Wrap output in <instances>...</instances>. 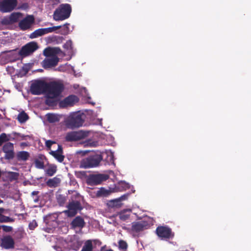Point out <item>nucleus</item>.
<instances>
[{
    "mask_svg": "<svg viewBox=\"0 0 251 251\" xmlns=\"http://www.w3.org/2000/svg\"><path fill=\"white\" fill-rule=\"evenodd\" d=\"M105 251H113L112 249H109V250H106Z\"/></svg>",
    "mask_w": 251,
    "mask_h": 251,
    "instance_id": "3c124183",
    "label": "nucleus"
},
{
    "mask_svg": "<svg viewBox=\"0 0 251 251\" xmlns=\"http://www.w3.org/2000/svg\"><path fill=\"white\" fill-rule=\"evenodd\" d=\"M47 82L43 80H36L30 87V93L33 95H38L46 92Z\"/></svg>",
    "mask_w": 251,
    "mask_h": 251,
    "instance_id": "6e6552de",
    "label": "nucleus"
},
{
    "mask_svg": "<svg viewBox=\"0 0 251 251\" xmlns=\"http://www.w3.org/2000/svg\"><path fill=\"white\" fill-rule=\"evenodd\" d=\"M109 194V191L107 190L102 187L101 188L100 190H98L96 193L97 197H107Z\"/></svg>",
    "mask_w": 251,
    "mask_h": 251,
    "instance_id": "b1692460",
    "label": "nucleus"
},
{
    "mask_svg": "<svg viewBox=\"0 0 251 251\" xmlns=\"http://www.w3.org/2000/svg\"><path fill=\"white\" fill-rule=\"evenodd\" d=\"M86 134L82 131H70L67 133L65 140L67 142L77 141L84 138Z\"/></svg>",
    "mask_w": 251,
    "mask_h": 251,
    "instance_id": "ddd939ff",
    "label": "nucleus"
},
{
    "mask_svg": "<svg viewBox=\"0 0 251 251\" xmlns=\"http://www.w3.org/2000/svg\"><path fill=\"white\" fill-rule=\"evenodd\" d=\"M73 46V42L71 40H68L65 44L63 45V47H72Z\"/></svg>",
    "mask_w": 251,
    "mask_h": 251,
    "instance_id": "a19ab883",
    "label": "nucleus"
},
{
    "mask_svg": "<svg viewBox=\"0 0 251 251\" xmlns=\"http://www.w3.org/2000/svg\"><path fill=\"white\" fill-rule=\"evenodd\" d=\"M55 143H56V142L55 141H53L51 140H47V141H46L45 144H46V146L47 147V148L49 150H50L51 146L53 144H55Z\"/></svg>",
    "mask_w": 251,
    "mask_h": 251,
    "instance_id": "ea45409f",
    "label": "nucleus"
},
{
    "mask_svg": "<svg viewBox=\"0 0 251 251\" xmlns=\"http://www.w3.org/2000/svg\"><path fill=\"white\" fill-rule=\"evenodd\" d=\"M34 18L32 15H28L19 23V26L22 30H25L30 28L34 23Z\"/></svg>",
    "mask_w": 251,
    "mask_h": 251,
    "instance_id": "4468645a",
    "label": "nucleus"
},
{
    "mask_svg": "<svg viewBox=\"0 0 251 251\" xmlns=\"http://www.w3.org/2000/svg\"><path fill=\"white\" fill-rule=\"evenodd\" d=\"M108 178L109 176L105 174L89 175L87 178L86 183L90 186L97 185L106 180Z\"/></svg>",
    "mask_w": 251,
    "mask_h": 251,
    "instance_id": "1a4fd4ad",
    "label": "nucleus"
},
{
    "mask_svg": "<svg viewBox=\"0 0 251 251\" xmlns=\"http://www.w3.org/2000/svg\"><path fill=\"white\" fill-rule=\"evenodd\" d=\"M123 196L121 197L119 199H116L110 201L108 203L109 206L113 207H120L121 205V200H124Z\"/></svg>",
    "mask_w": 251,
    "mask_h": 251,
    "instance_id": "5701e85b",
    "label": "nucleus"
},
{
    "mask_svg": "<svg viewBox=\"0 0 251 251\" xmlns=\"http://www.w3.org/2000/svg\"><path fill=\"white\" fill-rule=\"evenodd\" d=\"M64 88L63 84L58 82H47L45 94L49 98H56L61 95Z\"/></svg>",
    "mask_w": 251,
    "mask_h": 251,
    "instance_id": "20e7f679",
    "label": "nucleus"
},
{
    "mask_svg": "<svg viewBox=\"0 0 251 251\" xmlns=\"http://www.w3.org/2000/svg\"><path fill=\"white\" fill-rule=\"evenodd\" d=\"M4 211V209L3 208H0V213H3Z\"/></svg>",
    "mask_w": 251,
    "mask_h": 251,
    "instance_id": "de8ad7c7",
    "label": "nucleus"
},
{
    "mask_svg": "<svg viewBox=\"0 0 251 251\" xmlns=\"http://www.w3.org/2000/svg\"><path fill=\"white\" fill-rule=\"evenodd\" d=\"M57 171V167L55 165H50L46 170V174L50 176H52Z\"/></svg>",
    "mask_w": 251,
    "mask_h": 251,
    "instance_id": "a878e982",
    "label": "nucleus"
},
{
    "mask_svg": "<svg viewBox=\"0 0 251 251\" xmlns=\"http://www.w3.org/2000/svg\"><path fill=\"white\" fill-rule=\"evenodd\" d=\"M93 249L92 242L91 240H88L85 242L81 251H92Z\"/></svg>",
    "mask_w": 251,
    "mask_h": 251,
    "instance_id": "393cba45",
    "label": "nucleus"
},
{
    "mask_svg": "<svg viewBox=\"0 0 251 251\" xmlns=\"http://www.w3.org/2000/svg\"><path fill=\"white\" fill-rule=\"evenodd\" d=\"M67 49H69V48H66ZM72 48H70L69 49H72Z\"/></svg>",
    "mask_w": 251,
    "mask_h": 251,
    "instance_id": "864d4df0",
    "label": "nucleus"
},
{
    "mask_svg": "<svg viewBox=\"0 0 251 251\" xmlns=\"http://www.w3.org/2000/svg\"><path fill=\"white\" fill-rule=\"evenodd\" d=\"M2 151L5 153L6 159H12L14 157V145L11 142L6 143L2 147Z\"/></svg>",
    "mask_w": 251,
    "mask_h": 251,
    "instance_id": "2eb2a0df",
    "label": "nucleus"
},
{
    "mask_svg": "<svg viewBox=\"0 0 251 251\" xmlns=\"http://www.w3.org/2000/svg\"><path fill=\"white\" fill-rule=\"evenodd\" d=\"M157 235L161 239H169L174 236L171 228L167 226H158L155 230Z\"/></svg>",
    "mask_w": 251,
    "mask_h": 251,
    "instance_id": "9d476101",
    "label": "nucleus"
},
{
    "mask_svg": "<svg viewBox=\"0 0 251 251\" xmlns=\"http://www.w3.org/2000/svg\"><path fill=\"white\" fill-rule=\"evenodd\" d=\"M94 242L96 243H98L99 245H100L101 243L100 241H99V240H94Z\"/></svg>",
    "mask_w": 251,
    "mask_h": 251,
    "instance_id": "49530a36",
    "label": "nucleus"
},
{
    "mask_svg": "<svg viewBox=\"0 0 251 251\" xmlns=\"http://www.w3.org/2000/svg\"><path fill=\"white\" fill-rule=\"evenodd\" d=\"M78 101V98L76 96L70 95L65 98L60 102V105L62 107H67L69 106H73L74 104Z\"/></svg>",
    "mask_w": 251,
    "mask_h": 251,
    "instance_id": "a211bd4d",
    "label": "nucleus"
},
{
    "mask_svg": "<svg viewBox=\"0 0 251 251\" xmlns=\"http://www.w3.org/2000/svg\"><path fill=\"white\" fill-rule=\"evenodd\" d=\"M29 157V153L26 151H21L17 153V158L19 161H26Z\"/></svg>",
    "mask_w": 251,
    "mask_h": 251,
    "instance_id": "412c9836",
    "label": "nucleus"
},
{
    "mask_svg": "<svg viewBox=\"0 0 251 251\" xmlns=\"http://www.w3.org/2000/svg\"><path fill=\"white\" fill-rule=\"evenodd\" d=\"M56 199L57 202L60 206H63L66 200L65 196L61 194L57 195Z\"/></svg>",
    "mask_w": 251,
    "mask_h": 251,
    "instance_id": "7c9ffc66",
    "label": "nucleus"
},
{
    "mask_svg": "<svg viewBox=\"0 0 251 251\" xmlns=\"http://www.w3.org/2000/svg\"><path fill=\"white\" fill-rule=\"evenodd\" d=\"M1 227H2V228L4 231L6 232H10L13 229V228L12 226H5V225L1 226Z\"/></svg>",
    "mask_w": 251,
    "mask_h": 251,
    "instance_id": "58836bf2",
    "label": "nucleus"
},
{
    "mask_svg": "<svg viewBox=\"0 0 251 251\" xmlns=\"http://www.w3.org/2000/svg\"><path fill=\"white\" fill-rule=\"evenodd\" d=\"M3 213H0V223H4L5 216L2 214Z\"/></svg>",
    "mask_w": 251,
    "mask_h": 251,
    "instance_id": "79ce46f5",
    "label": "nucleus"
},
{
    "mask_svg": "<svg viewBox=\"0 0 251 251\" xmlns=\"http://www.w3.org/2000/svg\"><path fill=\"white\" fill-rule=\"evenodd\" d=\"M50 154L53 156L59 162H62L65 158L63 155V148L60 145H58V148L56 151H51Z\"/></svg>",
    "mask_w": 251,
    "mask_h": 251,
    "instance_id": "6ab92c4d",
    "label": "nucleus"
},
{
    "mask_svg": "<svg viewBox=\"0 0 251 251\" xmlns=\"http://www.w3.org/2000/svg\"><path fill=\"white\" fill-rule=\"evenodd\" d=\"M43 54L48 57L41 63L42 67L45 69L55 67L57 65L59 58L57 55L61 57L65 55L60 48H45L43 51Z\"/></svg>",
    "mask_w": 251,
    "mask_h": 251,
    "instance_id": "f257e3e1",
    "label": "nucleus"
},
{
    "mask_svg": "<svg viewBox=\"0 0 251 251\" xmlns=\"http://www.w3.org/2000/svg\"><path fill=\"white\" fill-rule=\"evenodd\" d=\"M72 12L70 4L64 3L60 4L53 13V19L55 21H63L68 19Z\"/></svg>",
    "mask_w": 251,
    "mask_h": 251,
    "instance_id": "39448f33",
    "label": "nucleus"
},
{
    "mask_svg": "<svg viewBox=\"0 0 251 251\" xmlns=\"http://www.w3.org/2000/svg\"><path fill=\"white\" fill-rule=\"evenodd\" d=\"M20 146L21 147L26 146H27V144L26 142H22L20 144Z\"/></svg>",
    "mask_w": 251,
    "mask_h": 251,
    "instance_id": "a18cd8bd",
    "label": "nucleus"
},
{
    "mask_svg": "<svg viewBox=\"0 0 251 251\" xmlns=\"http://www.w3.org/2000/svg\"><path fill=\"white\" fill-rule=\"evenodd\" d=\"M70 25L69 24H66L64 25L55 26L51 27L48 28H39L37 30H35L34 32L31 33L29 35V38L31 39L35 38L38 37L39 36H41L47 33L52 32L55 31L56 29H58L60 28H63L64 30V33H67L69 30V26Z\"/></svg>",
    "mask_w": 251,
    "mask_h": 251,
    "instance_id": "0eeeda50",
    "label": "nucleus"
},
{
    "mask_svg": "<svg viewBox=\"0 0 251 251\" xmlns=\"http://www.w3.org/2000/svg\"><path fill=\"white\" fill-rule=\"evenodd\" d=\"M1 23L4 25H9L12 24V23L11 20H10L9 17L4 18L1 21Z\"/></svg>",
    "mask_w": 251,
    "mask_h": 251,
    "instance_id": "f704fd0d",
    "label": "nucleus"
},
{
    "mask_svg": "<svg viewBox=\"0 0 251 251\" xmlns=\"http://www.w3.org/2000/svg\"><path fill=\"white\" fill-rule=\"evenodd\" d=\"M15 242L10 235L4 236L1 239L0 247L5 249H12L14 248Z\"/></svg>",
    "mask_w": 251,
    "mask_h": 251,
    "instance_id": "dca6fc26",
    "label": "nucleus"
},
{
    "mask_svg": "<svg viewBox=\"0 0 251 251\" xmlns=\"http://www.w3.org/2000/svg\"><path fill=\"white\" fill-rule=\"evenodd\" d=\"M17 49L9 51H1L0 56L2 53L6 52L9 53L8 56H12L14 60H18L20 58H22L31 55L38 48H21L19 51L17 50Z\"/></svg>",
    "mask_w": 251,
    "mask_h": 251,
    "instance_id": "423d86ee",
    "label": "nucleus"
},
{
    "mask_svg": "<svg viewBox=\"0 0 251 251\" xmlns=\"http://www.w3.org/2000/svg\"><path fill=\"white\" fill-rule=\"evenodd\" d=\"M28 119V116L24 111L21 112L18 116V120L21 123L25 122Z\"/></svg>",
    "mask_w": 251,
    "mask_h": 251,
    "instance_id": "cd10ccee",
    "label": "nucleus"
},
{
    "mask_svg": "<svg viewBox=\"0 0 251 251\" xmlns=\"http://www.w3.org/2000/svg\"><path fill=\"white\" fill-rule=\"evenodd\" d=\"M3 202V201L0 199V203Z\"/></svg>",
    "mask_w": 251,
    "mask_h": 251,
    "instance_id": "603ef678",
    "label": "nucleus"
},
{
    "mask_svg": "<svg viewBox=\"0 0 251 251\" xmlns=\"http://www.w3.org/2000/svg\"><path fill=\"white\" fill-rule=\"evenodd\" d=\"M118 247L120 250L125 251L127 249L128 245L125 241L120 240L118 242Z\"/></svg>",
    "mask_w": 251,
    "mask_h": 251,
    "instance_id": "c756f323",
    "label": "nucleus"
},
{
    "mask_svg": "<svg viewBox=\"0 0 251 251\" xmlns=\"http://www.w3.org/2000/svg\"><path fill=\"white\" fill-rule=\"evenodd\" d=\"M55 37H52L51 39V40L52 41H54L55 40Z\"/></svg>",
    "mask_w": 251,
    "mask_h": 251,
    "instance_id": "09e8293b",
    "label": "nucleus"
},
{
    "mask_svg": "<svg viewBox=\"0 0 251 251\" xmlns=\"http://www.w3.org/2000/svg\"><path fill=\"white\" fill-rule=\"evenodd\" d=\"M18 4L17 0H2L0 1V11L9 12L13 10Z\"/></svg>",
    "mask_w": 251,
    "mask_h": 251,
    "instance_id": "f8f14e48",
    "label": "nucleus"
},
{
    "mask_svg": "<svg viewBox=\"0 0 251 251\" xmlns=\"http://www.w3.org/2000/svg\"><path fill=\"white\" fill-rule=\"evenodd\" d=\"M104 248H105V246L102 247L101 248V249H100V251H102Z\"/></svg>",
    "mask_w": 251,
    "mask_h": 251,
    "instance_id": "8fccbe9b",
    "label": "nucleus"
},
{
    "mask_svg": "<svg viewBox=\"0 0 251 251\" xmlns=\"http://www.w3.org/2000/svg\"><path fill=\"white\" fill-rule=\"evenodd\" d=\"M39 192L38 191H34L32 192L31 195L33 197V201L34 202H38L39 201V197L38 196Z\"/></svg>",
    "mask_w": 251,
    "mask_h": 251,
    "instance_id": "72a5a7b5",
    "label": "nucleus"
},
{
    "mask_svg": "<svg viewBox=\"0 0 251 251\" xmlns=\"http://www.w3.org/2000/svg\"><path fill=\"white\" fill-rule=\"evenodd\" d=\"M119 218L122 221H126L129 218V215L122 212L119 214Z\"/></svg>",
    "mask_w": 251,
    "mask_h": 251,
    "instance_id": "4c0bfd02",
    "label": "nucleus"
},
{
    "mask_svg": "<svg viewBox=\"0 0 251 251\" xmlns=\"http://www.w3.org/2000/svg\"><path fill=\"white\" fill-rule=\"evenodd\" d=\"M71 226L74 228H83L85 225L84 219L80 216L76 217L71 222Z\"/></svg>",
    "mask_w": 251,
    "mask_h": 251,
    "instance_id": "aec40b11",
    "label": "nucleus"
},
{
    "mask_svg": "<svg viewBox=\"0 0 251 251\" xmlns=\"http://www.w3.org/2000/svg\"><path fill=\"white\" fill-rule=\"evenodd\" d=\"M148 223L146 221H141L140 222H133L132 223L131 230L133 232L138 233L147 228Z\"/></svg>",
    "mask_w": 251,
    "mask_h": 251,
    "instance_id": "f3484780",
    "label": "nucleus"
},
{
    "mask_svg": "<svg viewBox=\"0 0 251 251\" xmlns=\"http://www.w3.org/2000/svg\"><path fill=\"white\" fill-rule=\"evenodd\" d=\"M102 159L100 152H93L81 160L80 167L84 169L97 167L99 166Z\"/></svg>",
    "mask_w": 251,
    "mask_h": 251,
    "instance_id": "7ed1b4c3",
    "label": "nucleus"
},
{
    "mask_svg": "<svg viewBox=\"0 0 251 251\" xmlns=\"http://www.w3.org/2000/svg\"><path fill=\"white\" fill-rule=\"evenodd\" d=\"M47 118L48 122L50 123H55L59 121L58 117L54 114H48L47 115Z\"/></svg>",
    "mask_w": 251,
    "mask_h": 251,
    "instance_id": "bb28decb",
    "label": "nucleus"
},
{
    "mask_svg": "<svg viewBox=\"0 0 251 251\" xmlns=\"http://www.w3.org/2000/svg\"><path fill=\"white\" fill-rule=\"evenodd\" d=\"M38 225L35 220H33L28 225V227L30 230L34 229Z\"/></svg>",
    "mask_w": 251,
    "mask_h": 251,
    "instance_id": "e433bc0d",
    "label": "nucleus"
},
{
    "mask_svg": "<svg viewBox=\"0 0 251 251\" xmlns=\"http://www.w3.org/2000/svg\"><path fill=\"white\" fill-rule=\"evenodd\" d=\"M11 174H12V176H13L14 178H16L18 176V174L15 172H11Z\"/></svg>",
    "mask_w": 251,
    "mask_h": 251,
    "instance_id": "c03bdc74",
    "label": "nucleus"
},
{
    "mask_svg": "<svg viewBox=\"0 0 251 251\" xmlns=\"http://www.w3.org/2000/svg\"><path fill=\"white\" fill-rule=\"evenodd\" d=\"M14 220L13 219H12L9 217H8V216H5L4 223L13 222H14Z\"/></svg>",
    "mask_w": 251,
    "mask_h": 251,
    "instance_id": "37998d69",
    "label": "nucleus"
},
{
    "mask_svg": "<svg viewBox=\"0 0 251 251\" xmlns=\"http://www.w3.org/2000/svg\"><path fill=\"white\" fill-rule=\"evenodd\" d=\"M60 181L59 178L54 177L53 178L49 179L47 182V184L50 187H56L59 184Z\"/></svg>",
    "mask_w": 251,
    "mask_h": 251,
    "instance_id": "4be33fe9",
    "label": "nucleus"
},
{
    "mask_svg": "<svg viewBox=\"0 0 251 251\" xmlns=\"http://www.w3.org/2000/svg\"><path fill=\"white\" fill-rule=\"evenodd\" d=\"M34 164L36 168L39 169H43L44 168V163L43 161L39 159H35Z\"/></svg>",
    "mask_w": 251,
    "mask_h": 251,
    "instance_id": "2f4dec72",
    "label": "nucleus"
},
{
    "mask_svg": "<svg viewBox=\"0 0 251 251\" xmlns=\"http://www.w3.org/2000/svg\"><path fill=\"white\" fill-rule=\"evenodd\" d=\"M85 114L80 111L71 112L64 119V124L69 129H74L83 126Z\"/></svg>",
    "mask_w": 251,
    "mask_h": 251,
    "instance_id": "f03ea898",
    "label": "nucleus"
},
{
    "mask_svg": "<svg viewBox=\"0 0 251 251\" xmlns=\"http://www.w3.org/2000/svg\"><path fill=\"white\" fill-rule=\"evenodd\" d=\"M21 16V14L19 13H13L9 17L10 20L11 21L12 24L17 22Z\"/></svg>",
    "mask_w": 251,
    "mask_h": 251,
    "instance_id": "c85d7f7f",
    "label": "nucleus"
},
{
    "mask_svg": "<svg viewBox=\"0 0 251 251\" xmlns=\"http://www.w3.org/2000/svg\"><path fill=\"white\" fill-rule=\"evenodd\" d=\"M22 47H38L37 43L35 41L30 42Z\"/></svg>",
    "mask_w": 251,
    "mask_h": 251,
    "instance_id": "c9c22d12",
    "label": "nucleus"
},
{
    "mask_svg": "<svg viewBox=\"0 0 251 251\" xmlns=\"http://www.w3.org/2000/svg\"><path fill=\"white\" fill-rule=\"evenodd\" d=\"M9 139L7 138L6 134L5 133H2L0 135V147L2 144L6 141H8Z\"/></svg>",
    "mask_w": 251,
    "mask_h": 251,
    "instance_id": "473e14b6",
    "label": "nucleus"
},
{
    "mask_svg": "<svg viewBox=\"0 0 251 251\" xmlns=\"http://www.w3.org/2000/svg\"><path fill=\"white\" fill-rule=\"evenodd\" d=\"M68 209L64 210L63 212L68 217H74L77 213L78 210L82 209L81 204L78 201H72L67 206Z\"/></svg>",
    "mask_w": 251,
    "mask_h": 251,
    "instance_id": "9b49d317",
    "label": "nucleus"
}]
</instances>
